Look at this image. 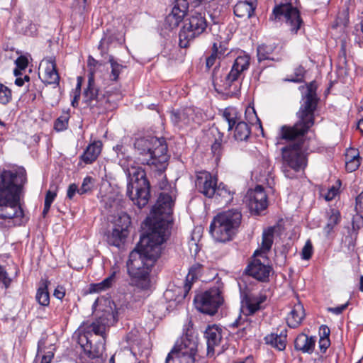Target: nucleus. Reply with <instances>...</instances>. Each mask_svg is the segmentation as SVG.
<instances>
[{
    "label": "nucleus",
    "instance_id": "f257e3e1",
    "mask_svg": "<svg viewBox=\"0 0 363 363\" xmlns=\"http://www.w3.org/2000/svg\"><path fill=\"white\" fill-rule=\"evenodd\" d=\"M174 201L167 193H161L150 215L146 219L147 232L141 236L139 243L129 255L127 271L130 278V285L134 287L135 301L148 295L152 286L151 267L160 257L162 244L167 236L171 222Z\"/></svg>",
    "mask_w": 363,
    "mask_h": 363
},
{
    "label": "nucleus",
    "instance_id": "f03ea898",
    "mask_svg": "<svg viewBox=\"0 0 363 363\" xmlns=\"http://www.w3.org/2000/svg\"><path fill=\"white\" fill-rule=\"evenodd\" d=\"M26 182V172L23 167L0 169V227L21 225L26 222L20 206Z\"/></svg>",
    "mask_w": 363,
    "mask_h": 363
},
{
    "label": "nucleus",
    "instance_id": "7ed1b4c3",
    "mask_svg": "<svg viewBox=\"0 0 363 363\" xmlns=\"http://www.w3.org/2000/svg\"><path fill=\"white\" fill-rule=\"evenodd\" d=\"M118 160V164L125 172L128 183L126 194L139 208L146 206L150 199V183L145 171L135 165V162L128 154V149L123 145L113 147Z\"/></svg>",
    "mask_w": 363,
    "mask_h": 363
},
{
    "label": "nucleus",
    "instance_id": "20e7f679",
    "mask_svg": "<svg viewBox=\"0 0 363 363\" xmlns=\"http://www.w3.org/2000/svg\"><path fill=\"white\" fill-rule=\"evenodd\" d=\"M137 161L144 165L164 171L169 160L167 146L164 138L148 136L137 138L134 143Z\"/></svg>",
    "mask_w": 363,
    "mask_h": 363
},
{
    "label": "nucleus",
    "instance_id": "39448f33",
    "mask_svg": "<svg viewBox=\"0 0 363 363\" xmlns=\"http://www.w3.org/2000/svg\"><path fill=\"white\" fill-rule=\"evenodd\" d=\"M318 104L315 86L311 83L307 86V94L296 115L298 121L293 126L283 125L280 128V136L284 139L305 135L314 124V111Z\"/></svg>",
    "mask_w": 363,
    "mask_h": 363
},
{
    "label": "nucleus",
    "instance_id": "423d86ee",
    "mask_svg": "<svg viewBox=\"0 0 363 363\" xmlns=\"http://www.w3.org/2000/svg\"><path fill=\"white\" fill-rule=\"evenodd\" d=\"M250 60V56L245 54L237 57L230 71L223 77L218 74L219 69L216 68L213 72V82L216 89L231 96L237 95L241 87L242 75L249 68Z\"/></svg>",
    "mask_w": 363,
    "mask_h": 363
},
{
    "label": "nucleus",
    "instance_id": "0eeeda50",
    "mask_svg": "<svg viewBox=\"0 0 363 363\" xmlns=\"http://www.w3.org/2000/svg\"><path fill=\"white\" fill-rule=\"evenodd\" d=\"M279 133L280 130L278 133L279 137L281 139L285 140L281 138ZM303 135L286 139L287 140L298 139V142L293 143L281 149V171L288 179H294L296 176V174L301 170H303L307 165V159L303 148V141L300 140V138H302Z\"/></svg>",
    "mask_w": 363,
    "mask_h": 363
},
{
    "label": "nucleus",
    "instance_id": "6e6552de",
    "mask_svg": "<svg viewBox=\"0 0 363 363\" xmlns=\"http://www.w3.org/2000/svg\"><path fill=\"white\" fill-rule=\"evenodd\" d=\"M242 214L232 209L218 214L210 225V233L214 239L220 242L232 240L241 223Z\"/></svg>",
    "mask_w": 363,
    "mask_h": 363
},
{
    "label": "nucleus",
    "instance_id": "1a4fd4ad",
    "mask_svg": "<svg viewBox=\"0 0 363 363\" xmlns=\"http://www.w3.org/2000/svg\"><path fill=\"white\" fill-rule=\"evenodd\" d=\"M93 308L95 311L101 313L98 319L90 325L91 331L104 339L106 327L114 324L117 321L118 311L116 304L108 298L101 297L97 298Z\"/></svg>",
    "mask_w": 363,
    "mask_h": 363
},
{
    "label": "nucleus",
    "instance_id": "9d476101",
    "mask_svg": "<svg viewBox=\"0 0 363 363\" xmlns=\"http://www.w3.org/2000/svg\"><path fill=\"white\" fill-rule=\"evenodd\" d=\"M111 95L106 96L95 84L94 77L89 75L88 84L83 93L84 103L91 108H96L98 113L111 110L114 108L110 99Z\"/></svg>",
    "mask_w": 363,
    "mask_h": 363
},
{
    "label": "nucleus",
    "instance_id": "9b49d317",
    "mask_svg": "<svg viewBox=\"0 0 363 363\" xmlns=\"http://www.w3.org/2000/svg\"><path fill=\"white\" fill-rule=\"evenodd\" d=\"M221 294V284H218L203 293L197 294L194 298L196 308L203 313L214 315L223 302Z\"/></svg>",
    "mask_w": 363,
    "mask_h": 363
},
{
    "label": "nucleus",
    "instance_id": "f8f14e48",
    "mask_svg": "<svg viewBox=\"0 0 363 363\" xmlns=\"http://www.w3.org/2000/svg\"><path fill=\"white\" fill-rule=\"evenodd\" d=\"M206 27V20L201 13H195L192 14L184 21V26L179 32V46L183 48H187L189 43L203 33Z\"/></svg>",
    "mask_w": 363,
    "mask_h": 363
},
{
    "label": "nucleus",
    "instance_id": "ddd939ff",
    "mask_svg": "<svg viewBox=\"0 0 363 363\" xmlns=\"http://www.w3.org/2000/svg\"><path fill=\"white\" fill-rule=\"evenodd\" d=\"M284 19L290 26L291 33H296L302 23L298 11L291 4H281L276 6L269 17V20L277 21Z\"/></svg>",
    "mask_w": 363,
    "mask_h": 363
},
{
    "label": "nucleus",
    "instance_id": "4468645a",
    "mask_svg": "<svg viewBox=\"0 0 363 363\" xmlns=\"http://www.w3.org/2000/svg\"><path fill=\"white\" fill-rule=\"evenodd\" d=\"M241 310L242 314L247 317L262 309V304L266 301L267 296L259 293L255 294L247 287L240 286Z\"/></svg>",
    "mask_w": 363,
    "mask_h": 363
},
{
    "label": "nucleus",
    "instance_id": "2eb2a0df",
    "mask_svg": "<svg viewBox=\"0 0 363 363\" xmlns=\"http://www.w3.org/2000/svg\"><path fill=\"white\" fill-rule=\"evenodd\" d=\"M171 119L174 125L183 127L192 123L200 124L203 121V114L200 108L190 106L172 112Z\"/></svg>",
    "mask_w": 363,
    "mask_h": 363
},
{
    "label": "nucleus",
    "instance_id": "dca6fc26",
    "mask_svg": "<svg viewBox=\"0 0 363 363\" xmlns=\"http://www.w3.org/2000/svg\"><path fill=\"white\" fill-rule=\"evenodd\" d=\"M39 69V76L43 83L47 84H59L60 75L57 70L55 58L54 57L44 58L40 64Z\"/></svg>",
    "mask_w": 363,
    "mask_h": 363
},
{
    "label": "nucleus",
    "instance_id": "f3484780",
    "mask_svg": "<svg viewBox=\"0 0 363 363\" xmlns=\"http://www.w3.org/2000/svg\"><path fill=\"white\" fill-rule=\"evenodd\" d=\"M246 272L259 281L267 282L272 272V268L268 264L262 262L260 259L255 258L246 268Z\"/></svg>",
    "mask_w": 363,
    "mask_h": 363
},
{
    "label": "nucleus",
    "instance_id": "a211bd4d",
    "mask_svg": "<svg viewBox=\"0 0 363 363\" xmlns=\"http://www.w3.org/2000/svg\"><path fill=\"white\" fill-rule=\"evenodd\" d=\"M196 185L199 192L208 198L214 196L218 186L217 185V178L207 172L201 173L197 177Z\"/></svg>",
    "mask_w": 363,
    "mask_h": 363
},
{
    "label": "nucleus",
    "instance_id": "6ab92c4d",
    "mask_svg": "<svg viewBox=\"0 0 363 363\" xmlns=\"http://www.w3.org/2000/svg\"><path fill=\"white\" fill-rule=\"evenodd\" d=\"M204 337L207 344V355L212 357L220 345L222 329L216 325H208L205 330Z\"/></svg>",
    "mask_w": 363,
    "mask_h": 363
},
{
    "label": "nucleus",
    "instance_id": "aec40b11",
    "mask_svg": "<svg viewBox=\"0 0 363 363\" xmlns=\"http://www.w3.org/2000/svg\"><path fill=\"white\" fill-rule=\"evenodd\" d=\"M247 204L251 211L259 213L267 207V197L261 186L248 193Z\"/></svg>",
    "mask_w": 363,
    "mask_h": 363
},
{
    "label": "nucleus",
    "instance_id": "412c9836",
    "mask_svg": "<svg viewBox=\"0 0 363 363\" xmlns=\"http://www.w3.org/2000/svg\"><path fill=\"white\" fill-rule=\"evenodd\" d=\"M198 347V339L192 333H187L177 340L171 351L177 352L196 353Z\"/></svg>",
    "mask_w": 363,
    "mask_h": 363
},
{
    "label": "nucleus",
    "instance_id": "4be33fe9",
    "mask_svg": "<svg viewBox=\"0 0 363 363\" xmlns=\"http://www.w3.org/2000/svg\"><path fill=\"white\" fill-rule=\"evenodd\" d=\"M315 342V337H309L304 333H301L295 340L294 347L303 353L311 354L314 350Z\"/></svg>",
    "mask_w": 363,
    "mask_h": 363
},
{
    "label": "nucleus",
    "instance_id": "5701e85b",
    "mask_svg": "<svg viewBox=\"0 0 363 363\" xmlns=\"http://www.w3.org/2000/svg\"><path fill=\"white\" fill-rule=\"evenodd\" d=\"M256 8V0L240 1L234 6V13L240 18H250L252 16Z\"/></svg>",
    "mask_w": 363,
    "mask_h": 363
},
{
    "label": "nucleus",
    "instance_id": "b1692460",
    "mask_svg": "<svg viewBox=\"0 0 363 363\" xmlns=\"http://www.w3.org/2000/svg\"><path fill=\"white\" fill-rule=\"evenodd\" d=\"M286 329L281 330L279 333H272L265 337V342L279 351H282L286 345Z\"/></svg>",
    "mask_w": 363,
    "mask_h": 363
},
{
    "label": "nucleus",
    "instance_id": "393cba45",
    "mask_svg": "<svg viewBox=\"0 0 363 363\" xmlns=\"http://www.w3.org/2000/svg\"><path fill=\"white\" fill-rule=\"evenodd\" d=\"M275 229L273 227L268 228L264 230L262 233V241L259 250H256L254 253L255 256L261 255L262 259H265V256H262V254H266L272 247L274 242V235Z\"/></svg>",
    "mask_w": 363,
    "mask_h": 363
},
{
    "label": "nucleus",
    "instance_id": "a878e982",
    "mask_svg": "<svg viewBox=\"0 0 363 363\" xmlns=\"http://www.w3.org/2000/svg\"><path fill=\"white\" fill-rule=\"evenodd\" d=\"M203 266L199 263L194 264L189 269V273L186 277L185 284L184 286V298L189 291L191 290L192 284L201 274Z\"/></svg>",
    "mask_w": 363,
    "mask_h": 363
},
{
    "label": "nucleus",
    "instance_id": "bb28decb",
    "mask_svg": "<svg viewBox=\"0 0 363 363\" xmlns=\"http://www.w3.org/2000/svg\"><path fill=\"white\" fill-rule=\"evenodd\" d=\"M196 353L177 352L170 351L164 363H194L195 356Z\"/></svg>",
    "mask_w": 363,
    "mask_h": 363
},
{
    "label": "nucleus",
    "instance_id": "cd10ccee",
    "mask_svg": "<svg viewBox=\"0 0 363 363\" xmlns=\"http://www.w3.org/2000/svg\"><path fill=\"white\" fill-rule=\"evenodd\" d=\"M305 315L303 305L300 303L295 304L286 318V322L290 328H295L301 323Z\"/></svg>",
    "mask_w": 363,
    "mask_h": 363
},
{
    "label": "nucleus",
    "instance_id": "c85d7f7f",
    "mask_svg": "<svg viewBox=\"0 0 363 363\" xmlns=\"http://www.w3.org/2000/svg\"><path fill=\"white\" fill-rule=\"evenodd\" d=\"M88 344L89 341H87V345L84 347V352L88 357L93 360L92 363H103L105 360L104 357V352L105 350L104 342H100L94 347L90 343V349H88Z\"/></svg>",
    "mask_w": 363,
    "mask_h": 363
},
{
    "label": "nucleus",
    "instance_id": "c756f323",
    "mask_svg": "<svg viewBox=\"0 0 363 363\" xmlns=\"http://www.w3.org/2000/svg\"><path fill=\"white\" fill-rule=\"evenodd\" d=\"M102 144L100 141H95L87 146L81 159L86 164L92 163L96 160L101 151Z\"/></svg>",
    "mask_w": 363,
    "mask_h": 363
},
{
    "label": "nucleus",
    "instance_id": "7c9ffc66",
    "mask_svg": "<svg viewBox=\"0 0 363 363\" xmlns=\"http://www.w3.org/2000/svg\"><path fill=\"white\" fill-rule=\"evenodd\" d=\"M233 191H231L225 185L220 183L217 187L214 196L218 203L227 205L233 201Z\"/></svg>",
    "mask_w": 363,
    "mask_h": 363
},
{
    "label": "nucleus",
    "instance_id": "2f4dec72",
    "mask_svg": "<svg viewBox=\"0 0 363 363\" xmlns=\"http://www.w3.org/2000/svg\"><path fill=\"white\" fill-rule=\"evenodd\" d=\"M188 9L189 4L186 0H177L172 8V13L167 18H175V24H177L184 17Z\"/></svg>",
    "mask_w": 363,
    "mask_h": 363
},
{
    "label": "nucleus",
    "instance_id": "473e14b6",
    "mask_svg": "<svg viewBox=\"0 0 363 363\" xmlns=\"http://www.w3.org/2000/svg\"><path fill=\"white\" fill-rule=\"evenodd\" d=\"M128 232L121 229L113 228L111 233L106 235V241L108 245L119 247L128 236Z\"/></svg>",
    "mask_w": 363,
    "mask_h": 363
},
{
    "label": "nucleus",
    "instance_id": "72a5a7b5",
    "mask_svg": "<svg viewBox=\"0 0 363 363\" xmlns=\"http://www.w3.org/2000/svg\"><path fill=\"white\" fill-rule=\"evenodd\" d=\"M328 223L323 228V231L328 236L340 220V214L337 210L331 209L328 213Z\"/></svg>",
    "mask_w": 363,
    "mask_h": 363
},
{
    "label": "nucleus",
    "instance_id": "f704fd0d",
    "mask_svg": "<svg viewBox=\"0 0 363 363\" xmlns=\"http://www.w3.org/2000/svg\"><path fill=\"white\" fill-rule=\"evenodd\" d=\"M234 138L238 141L246 140L250 135V128L243 121H240L235 125Z\"/></svg>",
    "mask_w": 363,
    "mask_h": 363
},
{
    "label": "nucleus",
    "instance_id": "c9c22d12",
    "mask_svg": "<svg viewBox=\"0 0 363 363\" xmlns=\"http://www.w3.org/2000/svg\"><path fill=\"white\" fill-rule=\"evenodd\" d=\"M223 117L228 123V130H231L233 126L240 122L239 113L235 108H226L223 111Z\"/></svg>",
    "mask_w": 363,
    "mask_h": 363
},
{
    "label": "nucleus",
    "instance_id": "e433bc0d",
    "mask_svg": "<svg viewBox=\"0 0 363 363\" xmlns=\"http://www.w3.org/2000/svg\"><path fill=\"white\" fill-rule=\"evenodd\" d=\"M276 48V45L274 44H262L257 47V54L258 61L260 62L267 60H273L274 58L271 57L272 53L274 52Z\"/></svg>",
    "mask_w": 363,
    "mask_h": 363
},
{
    "label": "nucleus",
    "instance_id": "4c0bfd02",
    "mask_svg": "<svg viewBox=\"0 0 363 363\" xmlns=\"http://www.w3.org/2000/svg\"><path fill=\"white\" fill-rule=\"evenodd\" d=\"M346 158L345 168L348 172H352L359 167L360 157L359 153L356 152V150H351L348 151L346 155Z\"/></svg>",
    "mask_w": 363,
    "mask_h": 363
},
{
    "label": "nucleus",
    "instance_id": "58836bf2",
    "mask_svg": "<svg viewBox=\"0 0 363 363\" xmlns=\"http://www.w3.org/2000/svg\"><path fill=\"white\" fill-rule=\"evenodd\" d=\"M36 301L38 303L43 306H47L50 303V294L48 290V286L46 282H43L38 287L36 296Z\"/></svg>",
    "mask_w": 363,
    "mask_h": 363
},
{
    "label": "nucleus",
    "instance_id": "ea45409f",
    "mask_svg": "<svg viewBox=\"0 0 363 363\" xmlns=\"http://www.w3.org/2000/svg\"><path fill=\"white\" fill-rule=\"evenodd\" d=\"M113 223L115 228L128 232V228L130 225V218L127 213L122 212L118 214Z\"/></svg>",
    "mask_w": 363,
    "mask_h": 363
},
{
    "label": "nucleus",
    "instance_id": "a19ab883",
    "mask_svg": "<svg viewBox=\"0 0 363 363\" xmlns=\"http://www.w3.org/2000/svg\"><path fill=\"white\" fill-rule=\"evenodd\" d=\"M108 62H110L111 72L110 74V79L117 81L122 69L125 67L119 64L113 56H109Z\"/></svg>",
    "mask_w": 363,
    "mask_h": 363
},
{
    "label": "nucleus",
    "instance_id": "79ce46f5",
    "mask_svg": "<svg viewBox=\"0 0 363 363\" xmlns=\"http://www.w3.org/2000/svg\"><path fill=\"white\" fill-rule=\"evenodd\" d=\"M211 132L214 136H216V134L218 135V138H215V141L211 145V150L214 155L219 156L220 155L223 135L220 133L218 128L213 129Z\"/></svg>",
    "mask_w": 363,
    "mask_h": 363
},
{
    "label": "nucleus",
    "instance_id": "37998d69",
    "mask_svg": "<svg viewBox=\"0 0 363 363\" xmlns=\"http://www.w3.org/2000/svg\"><path fill=\"white\" fill-rule=\"evenodd\" d=\"M69 114L68 112H64L55 122L54 128L57 131H63L68 127Z\"/></svg>",
    "mask_w": 363,
    "mask_h": 363
},
{
    "label": "nucleus",
    "instance_id": "c03bdc74",
    "mask_svg": "<svg viewBox=\"0 0 363 363\" xmlns=\"http://www.w3.org/2000/svg\"><path fill=\"white\" fill-rule=\"evenodd\" d=\"M11 99V91L6 86L0 84V104H6Z\"/></svg>",
    "mask_w": 363,
    "mask_h": 363
},
{
    "label": "nucleus",
    "instance_id": "a18cd8bd",
    "mask_svg": "<svg viewBox=\"0 0 363 363\" xmlns=\"http://www.w3.org/2000/svg\"><path fill=\"white\" fill-rule=\"evenodd\" d=\"M93 185V179L90 177H85L80 189L78 190V194H84L90 191L92 189Z\"/></svg>",
    "mask_w": 363,
    "mask_h": 363
},
{
    "label": "nucleus",
    "instance_id": "49530a36",
    "mask_svg": "<svg viewBox=\"0 0 363 363\" xmlns=\"http://www.w3.org/2000/svg\"><path fill=\"white\" fill-rule=\"evenodd\" d=\"M28 59L24 56L18 57L16 60V68L14 69V74L18 76L21 70L25 69L28 66Z\"/></svg>",
    "mask_w": 363,
    "mask_h": 363
},
{
    "label": "nucleus",
    "instance_id": "de8ad7c7",
    "mask_svg": "<svg viewBox=\"0 0 363 363\" xmlns=\"http://www.w3.org/2000/svg\"><path fill=\"white\" fill-rule=\"evenodd\" d=\"M218 59V44L217 43H214L212 47V53L211 55L207 57L206 59V67L207 68H211L213 65L216 64V60Z\"/></svg>",
    "mask_w": 363,
    "mask_h": 363
},
{
    "label": "nucleus",
    "instance_id": "09e8293b",
    "mask_svg": "<svg viewBox=\"0 0 363 363\" xmlns=\"http://www.w3.org/2000/svg\"><path fill=\"white\" fill-rule=\"evenodd\" d=\"M272 170V167L271 165L270 161L264 157L262 160V165L260 169V175L262 177L269 176Z\"/></svg>",
    "mask_w": 363,
    "mask_h": 363
},
{
    "label": "nucleus",
    "instance_id": "8fccbe9b",
    "mask_svg": "<svg viewBox=\"0 0 363 363\" xmlns=\"http://www.w3.org/2000/svg\"><path fill=\"white\" fill-rule=\"evenodd\" d=\"M313 254V245L311 240H307L305 245L302 249L301 256L302 259L308 260L311 258Z\"/></svg>",
    "mask_w": 363,
    "mask_h": 363
},
{
    "label": "nucleus",
    "instance_id": "3c124183",
    "mask_svg": "<svg viewBox=\"0 0 363 363\" xmlns=\"http://www.w3.org/2000/svg\"><path fill=\"white\" fill-rule=\"evenodd\" d=\"M339 191L338 186H332L329 188L325 194L323 192L321 193L322 196L325 198L326 201H332L337 196Z\"/></svg>",
    "mask_w": 363,
    "mask_h": 363
},
{
    "label": "nucleus",
    "instance_id": "603ef678",
    "mask_svg": "<svg viewBox=\"0 0 363 363\" xmlns=\"http://www.w3.org/2000/svg\"><path fill=\"white\" fill-rule=\"evenodd\" d=\"M116 274V272L113 271L107 278H106L105 279L100 282L104 291L111 287L113 284L115 282Z\"/></svg>",
    "mask_w": 363,
    "mask_h": 363
},
{
    "label": "nucleus",
    "instance_id": "864d4df0",
    "mask_svg": "<svg viewBox=\"0 0 363 363\" xmlns=\"http://www.w3.org/2000/svg\"><path fill=\"white\" fill-rule=\"evenodd\" d=\"M116 274V272L113 271L107 278H106L105 279L100 282L104 291L111 287L113 284L115 282Z\"/></svg>",
    "mask_w": 363,
    "mask_h": 363
},
{
    "label": "nucleus",
    "instance_id": "5fc2aeb1",
    "mask_svg": "<svg viewBox=\"0 0 363 363\" xmlns=\"http://www.w3.org/2000/svg\"><path fill=\"white\" fill-rule=\"evenodd\" d=\"M0 282L2 283L6 289L9 288L11 279L9 277L7 272L4 268L0 265Z\"/></svg>",
    "mask_w": 363,
    "mask_h": 363
},
{
    "label": "nucleus",
    "instance_id": "6e6d98bb",
    "mask_svg": "<svg viewBox=\"0 0 363 363\" xmlns=\"http://www.w3.org/2000/svg\"><path fill=\"white\" fill-rule=\"evenodd\" d=\"M57 196V193L55 190H48L46 193L45 198V204L50 205L55 200V197Z\"/></svg>",
    "mask_w": 363,
    "mask_h": 363
},
{
    "label": "nucleus",
    "instance_id": "4d7b16f0",
    "mask_svg": "<svg viewBox=\"0 0 363 363\" xmlns=\"http://www.w3.org/2000/svg\"><path fill=\"white\" fill-rule=\"evenodd\" d=\"M330 345V338H320L319 340V348L322 353H325L326 350Z\"/></svg>",
    "mask_w": 363,
    "mask_h": 363
},
{
    "label": "nucleus",
    "instance_id": "13d9d810",
    "mask_svg": "<svg viewBox=\"0 0 363 363\" xmlns=\"http://www.w3.org/2000/svg\"><path fill=\"white\" fill-rule=\"evenodd\" d=\"M241 319L242 318H240V319L238 321V325L240 327V330H243L245 333H247L248 331L251 330L250 323H248V322L250 323L251 320L247 318L245 323V320L242 322Z\"/></svg>",
    "mask_w": 363,
    "mask_h": 363
},
{
    "label": "nucleus",
    "instance_id": "bf43d9fd",
    "mask_svg": "<svg viewBox=\"0 0 363 363\" xmlns=\"http://www.w3.org/2000/svg\"><path fill=\"white\" fill-rule=\"evenodd\" d=\"M347 306H348V304L345 303V304H342L337 307H330V308H328V311L334 314L339 315V314L342 313L347 308Z\"/></svg>",
    "mask_w": 363,
    "mask_h": 363
},
{
    "label": "nucleus",
    "instance_id": "052dcab7",
    "mask_svg": "<svg viewBox=\"0 0 363 363\" xmlns=\"http://www.w3.org/2000/svg\"><path fill=\"white\" fill-rule=\"evenodd\" d=\"M65 295V290L63 286H57L54 291V296L60 300H62Z\"/></svg>",
    "mask_w": 363,
    "mask_h": 363
},
{
    "label": "nucleus",
    "instance_id": "680f3d73",
    "mask_svg": "<svg viewBox=\"0 0 363 363\" xmlns=\"http://www.w3.org/2000/svg\"><path fill=\"white\" fill-rule=\"evenodd\" d=\"M320 338H329L330 334V328L325 325L320 327Z\"/></svg>",
    "mask_w": 363,
    "mask_h": 363
},
{
    "label": "nucleus",
    "instance_id": "e2e57ef3",
    "mask_svg": "<svg viewBox=\"0 0 363 363\" xmlns=\"http://www.w3.org/2000/svg\"><path fill=\"white\" fill-rule=\"evenodd\" d=\"M87 0H75L74 6L79 11H84L86 9Z\"/></svg>",
    "mask_w": 363,
    "mask_h": 363
},
{
    "label": "nucleus",
    "instance_id": "0e129e2a",
    "mask_svg": "<svg viewBox=\"0 0 363 363\" xmlns=\"http://www.w3.org/2000/svg\"><path fill=\"white\" fill-rule=\"evenodd\" d=\"M78 187L75 184H72L69 186L67 193V196L69 199H72L76 192H78Z\"/></svg>",
    "mask_w": 363,
    "mask_h": 363
},
{
    "label": "nucleus",
    "instance_id": "69168bd1",
    "mask_svg": "<svg viewBox=\"0 0 363 363\" xmlns=\"http://www.w3.org/2000/svg\"><path fill=\"white\" fill-rule=\"evenodd\" d=\"M104 291V288H102V285L101 283L91 284L89 286V291L91 293L100 292Z\"/></svg>",
    "mask_w": 363,
    "mask_h": 363
},
{
    "label": "nucleus",
    "instance_id": "338daca9",
    "mask_svg": "<svg viewBox=\"0 0 363 363\" xmlns=\"http://www.w3.org/2000/svg\"><path fill=\"white\" fill-rule=\"evenodd\" d=\"M228 49L223 45L221 43L219 44V46H218V59L225 57L228 53H227Z\"/></svg>",
    "mask_w": 363,
    "mask_h": 363
},
{
    "label": "nucleus",
    "instance_id": "774afa93",
    "mask_svg": "<svg viewBox=\"0 0 363 363\" xmlns=\"http://www.w3.org/2000/svg\"><path fill=\"white\" fill-rule=\"evenodd\" d=\"M356 208L363 211V191L356 198Z\"/></svg>",
    "mask_w": 363,
    "mask_h": 363
}]
</instances>
